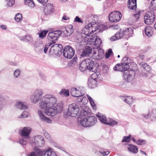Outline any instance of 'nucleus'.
Here are the masks:
<instances>
[{"instance_id": "nucleus-1", "label": "nucleus", "mask_w": 156, "mask_h": 156, "mask_svg": "<svg viewBox=\"0 0 156 156\" xmlns=\"http://www.w3.org/2000/svg\"><path fill=\"white\" fill-rule=\"evenodd\" d=\"M62 32L60 30H57L49 33L47 36L48 40L51 42L50 43L47 44L44 46L41 47H39L35 49L36 50L38 53H42L43 51V49L44 52L46 53L48 51V48L51 45L55 42V41L58 40L59 36L61 35Z\"/></svg>"}, {"instance_id": "nucleus-2", "label": "nucleus", "mask_w": 156, "mask_h": 156, "mask_svg": "<svg viewBox=\"0 0 156 156\" xmlns=\"http://www.w3.org/2000/svg\"><path fill=\"white\" fill-rule=\"evenodd\" d=\"M96 62L91 58H87L79 64V68L81 71H83L86 70L94 72L93 69L95 68Z\"/></svg>"}, {"instance_id": "nucleus-3", "label": "nucleus", "mask_w": 156, "mask_h": 156, "mask_svg": "<svg viewBox=\"0 0 156 156\" xmlns=\"http://www.w3.org/2000/svg\"><path fill=\"white\" fill-rule=\"evenodd\" d=\"M45 100L41 103L40 106L42 109L48 107H53L57 102V98L54 95L51 94H46L44 97Z\"/></svg>"}, {"instance_id": "nucleus-4", "label": "nucleus", "mask_w": 156, "mask_h": 156, "mask_svg": "<svg viewBox=\"0 0 156 156\" xmlns=\"http://www.w3.org/2000/svg\"><path fill=\"white\" fill-rule=\"evenodd\" d=\"M133 31V30L131 28H127L123 30H121L111 38L110 40L113 41L121 38L128 39L130 36V33L132 32Z\"/></svg>"}, {"instance_id": "nucleus-5", "label": "nucleus", "mask_w": 156, "mask_h": 156, "mask_svg": "<svg viewBox=\"0 0 156 156\" xmlns=\"http://www.w3.org/2000/svg\"><path fill=\"white\" fill-rule=\"evenodd\" d=\"M31 130L29 127H24L20 131V135L23 137L20 138L19 142L20 144L25 145L27 142V139H29V135Z\"/></svg>"}, {"instance_id": "nucleus-6", "label": "nucleus", "mask_w": 156, "mask_h": 156, "mask_svg": "<svg viewBox=\"0 0 156 156\" xmlns=\"http://www.w3.org/2000/svg\"><path fill=\"white\" fill-rule=\"evenodd\" d=\"M97 122V119L94 116H89L81 119L80 123L83 126L87 127L95 125Z\"/></svg>"}, {"instance_id": "nucleus-7", "label": "nucleus", "mask_w": 156, "mask_h": 156, "mask_svg": "<svg viewBox=\"0 0 156 156\" xmlns=\"http://www.w3.org/2000/svg\"><path fill=\"white\" fill-rule=\"evenodd\" d=\"M45 114L49 116H53L58 113H60L62 111L63 107L61 105L56 107H48L44 109Z\"/></svg>"}, {"instance_id": "nucleus-8", "label": "nucleus", "mask_w": 156, "mask_h": 156, "mask_svg": "<svg viewBox=\"0 0 156 156\" xmlns=\"http://www.w3.org/2000/svg\"><path fill=\"white\" fill-rule=\"evenodd\" d=\"M130 60V58L127 57H124L122 59L123 61H126L124 63L122 62L121 64H117L113 68L114 70L116 71H120L122 72L124 71H126L129 68V63L128 62V61Z\"/></svg>"}, {"instance_id": "nucleus-9", "label": "nucleus", "mask_w": 156, "mask_h": 156, "mask_svg": "<svg viewBox=\"0 0 156 156\" xmlns=\"http://www.w3.org/2000/svg\"><path fill=\"white\" fill-rule=\"evenodd\" d=\"M43 96V91L41 89H37L31 94L30 97V100L31 102L34 104L38 103L41 99Z\"/></svg>"}, {"instance_id": "nucleus-10", "label": "nucleus", "mask_w": 156, "mask_h": 156, "mask_svg": "<svg viewBox=\"0 0 156 156\" xmlns=\"http://www.w3.org/2000/svg\"><path fill=\"white\" fill-rule=\"evenodd\" d=\"M34 149L37 156H45L46 153H47V156H57L54 152L51 151V149L50 147L46 150H41L35 147Z\"/></svg>"}, {"instance_id": "nucleus-11", "label": "nucleus", "mask_w": 156, "mask_h": 156, "mask_svg": "<svg viewBox=\"0 0 156 156\" xmlns=\"http://www.w3.org/2000/svg\"><path fill=\"white\" fill-rule=\"evenodd\" d=\"M79 111V106L75 103H73L69 106L67 115L72 117L76 116Z\"/></svg>"}, {"instance_id": "nucleus-12", "label": "nucleus", "mask_w": 156, "mask_h": 156, "mask_svg": "<svg viewBox=\"0 0 156 156\" xmlns=\"http://www.w3.org/2000/svg\"><path fill=\"white\" fill-rule=\"evenodd\" d=\"M155 18V14L153 12H148L146 13L144 16V21L147 25L151 24L154 22Z\"/></svg>"}, {"instance_id": "nucleus-13", "label": "nucleus", "mask_w": 156, "mask_h": 156, "mask_svg": "<svg viewBox=\"0 0 156 156\" xmlns=\"http://www.w3.org/2000/svg\"><path fill=\"white\" fill-rule=\"evenodd\" d=\"M75 51L74 49L70 46H66L63 52L64 57L68 59H71L74 55Z\"/></svg>"}, {"instance_id": "nucleus-14", "label": "nucleus", "mask_w": 156, "mask_h": 156, "mask_svg": "<svg viewBox=\"0 0 156 156\" xmlns=\"http://www.w3.org/2000/svg\"><path fill=\"white\" fill-rule=\"evenodd\" d=\"M122 17V15L119 11H115L110 13L109 15V19L112 23L117 22L119 21Z\"/></svg>"}, {"instance_id": "nucleus-15", "label": "nucleus", "mask_w": 156, "mask_h": 156, "mask_svg": "<svg viewBox=\"0 0 156 156\" xmlns=\"http://www.w3.org/2000/svg\"><path fill=\"white\" fill-rule=\"evenodd\" d=\"M85 93L84 89L83 87H73L72 88L71 94L73 97H78L82 96Z\"/></svg>"}, {"instance_id": "nucleus-16", "label": "nucleus", "mask_w": 156, "mask_h": 156, "mask_svg": "<svg viewBox=\"0 0 156 156\" xmlns=\"http://www.w3.org/2000/svg\"><path fill=\"white\" fill-rule=\"evenodd\" d=\"M94 27L93 26L91 23H90L88 25H87L83 28L82 33L84 34L87 36H89L91 34L93 33L94 30L93 28Z\"/></svg>"}, {"instance_id": "nucleus-17", "label": "nucleus", "mask_w": 156, "mask_h": 156, "mask_svg": "<svg viewBox=\"0 0 156 156\" xmlns=\"http://www.w3.org/2000/svg\"><path fill=\"white\" fill-rule=\"evenodd\" d=\"M33 143L37 146L41 147L44 144L45 142L42 136L37 135L34 137Z\"/></svg>"}, {"instance_id": "nucleus-18", "label": "nucleus", "mask_w": 156, "mask_h": 156, "mask_svg": "<svg viewBox=\"0 0 156 156\" xmlns=\"http://www.w3.org/2000/svg\"><path fill=\"white\" fill-rule=\"evenodd\" d=\"M74 32L73 26L72 25H68L66 27L62 28V32L66 36H68L72 34Z\"/></svg>"}, {"instance_id": "nucleus-19", "label": "nucleus", "mask_w": 156, "mask_h": 156, "mask_svg": "<svg viewBox=\"0 0 156 156\" xmlns=\"http://www.w3.org/2000/svg\"><path fill=\"white\" fill-rule=\"evenodd\" d=\"M37 113L41 121H44L47 123L51 124L52 123V120L46 116L40 110L38 111Z\"/></svg>"}, {"instance_id": "nucleus-20", "label": "nucleus", "mask_w": 156, "mask_h": 156, "mask_svg": "<svg viewBox=\"0 0 156 156\" xmlns=\"http://www.w3.org/2000/svg\"><path fill=\"white\" fill-rule=\"evenodd\" d=\"M104 57V52L101 49H99L97 52H94L92 56V58L96 60L101 59Z\"/></svg>"}, {"instance_id": "nucleus-21", "label": "nucleus", "mask_w": 156, "mask_h": 156, "mask_svg": "<svg viewBox=\"0 0 156 156\" xmlns=\"http://www.w3.org/2000/svg\"><path fill=\"white\" fill-rule=\"evenodd\" d=\"M46 6L44 8V11L46 15H49L53 12L54 7L53 5L51 3H47Z\"/></svg>"}, {"instance_id": "nucleus-22", "label": "nucleus", "mask_w": 156, "mask_h": 156, "mask_svg": "<svg viewBox=\"0 0 156 156\" xmlns=\"http://www.w3.org/2000/svg\"><path fill=\"white\" fill-rule=\"evenodd\" d=\"M135 74L133 70L130 71L128 74L124 73L123 75L124 79L126 82H130L133 78Z\"/></svg>"}, {"instance_id": "nucleus-23", "label": "nucleus", "mask_w": 156, "mask_h": 156, "mask_svg": "<svg viewBox=\"0 0 156 156\" xmlns=\"http://www.w3.org/2000/svg\"><path fill=\"white\" fill-rule=\"evenodd\" d=\"M14 106L16 108L20 110H25L28 108L26 105H24L23 102L19 101L16 102Z\"/></svg>"}, {"instance_id": "nucleus-24", "label": "nucleus", "mask_w": 156, "mask_h": 156, "mask_svg": "<svg viewBox=\"0 0 156 156\" xmlns=\"http://www.w3.org/2000/svg\"><path fill=\"white\" fill-rule=\"evenodd\" d=\"M62 48V46L60 44H55L52 46L50 50V52L52 53L56 54L58 51L61 50L60 48Z\"/></svg>"}, {"instance_id": "nucleus-25", "label": "nucleus", "mask_w": 156, "mask_h": 156, "mask_svg": "<svg viewBox=\"0 0 156 156\" xmlns=\"http://www.w3.org/2000/svg\"><path fill=\"white\" fill-rule=\"evenodd\" d=\"M92 51L93 49L91 47L89 46L85 47L83 51V56H89L91 54Z\"/></svg>"}, {"instance_id": "nucleus-26", "label": "nucleus", "mask_w": 156, "mask_h": 156, "mask_svg": "<svg viewBox=\"0 0 156 156\" xmlns=\"http://www.w3.org/2000/svg\"><path fill=\"white\" fill-rule=\"evenodd\" d=\"M136 0H128V7L131 10H133L136 8Z\"/></svg>"}, {"instance_id": "nucleus-27", "label": "nucleus", "mask_w": 156, "mask_h": 156, "mask_svg": "<svg viewBox=\"0 0 156 156\" xmlns=\"http://www.w3.org/2000/svg\"><path fill=\"white\" fill-rule=\"evenodd\" d=\"M98 79L96 78H92L91 79L88 80V84L89 87L90 88H93L96 86L97 84Z\"/></svg>"}, {"instance_id": "nucleus-28", "label": "nucleus", "mask_w": 156, "mask_h": 156, "mask_svg": "<svg viewBox=\"0 0 156 156\" xmlns=\"http://www.w3.org/2000/svg\"><path fill=\"white\" fill-rule=\"evenodd\" d=\"M140 65L142 70L146 72H149L151 69L150 66L147 63L144 62H140Z\"/></svg>"}, {"instance_id": "nucleus-29", "label": "nucleus", "mask_w": 156, "mask_h": 156, "mask_svg": "<svg viewBox=\"0 0 156 156\" xmlns=\"http://www.w3.org/2000/svg\"><path fill=\"white\" fill-rule=\"evenodd\" d=\"M127 149L129 151L133 153L136 154L138 151L137 147L132 144H129L128 146Z\"/></svg>"}, {"instance_id": "nucleus-30", "label": "nucleus", "mask_w": 156, "mask_h": 156, "mask_svg": "<svg viewBox=\"0 0 156 156\" xmlns=\"http://www.w3.org/2000/svg\"><path fill=\"white\" fill-rule=\"evenodd\" d=\"M98 117L99 120L102 123L106 124L108 120H107L106 117L104 115H102L100 113H98L96 115Z\"/></svg>"}, {"instance_id": "nucleus-31", "label": "nucleus", "mask_w": 156, "mask_h": 156, "mask_svg": "<svg viewBox=\"0 0 156 156\" xmlns=\"http://www.w3.org/2000/svg\"><path fill=\"white\" fill-rule=\"evenodd\" d=\"M121 99L125 103L129 105L131 104L133 102V99L130 96H122Z\"/></svg>"}, {"instance_id": "nucleus-32", "label": "nucleus", "mask_w": 156, "mask_h": 156, "mask_svg": "<svg viewBox=\"0 0 156 156\" xmlns=\"http://www.w3.org/2000/svg\"><path fill=\"white\" fill-rule=\"evenodd\" d=\"M145 32L147 36L148 37H151L153 32L151 28L149 27H146L145 29Z\"/></svg>"}, {"instance_id": "nucleus-33", "label": "nucleus", "mask_w": 156, "mask_h": 156, "mask_svg": "<svg viewBox=\"0 0 156 156\" xmlns=\"http://www.w3.org/2000/svg\"><path fill=\"white\" fill-rule=\"evenodd\" d=\"M25 4L30 7H34L35 6V4L33 0H25Z\"/></svg>"}, {"instance_id": "nucleus-34", "label": "nucleus", "mask_w": 156, "mask_h": 156, "mask_svg": "<svg viewBox=\"0 0 156 156\" xmlns=\"http://www.w3.org/2000/svg\"><path fill=\"white\" fill-rule=\"evenodd\" d=\"M97 36H95L94 37H92L88 39L87 43L90 45H94L95 43V41L97 39Z\"/></svg>"}, {"instance_id": "nucleus-35", "label": "nucleus", "mask_w": 156, "mask_h": 156, "mask_svg": "<svg viewBox=\"0 0 156 156\" xmlns=\"http://www.w3.org/2000/svg\"><path fill=\"white\" fill-rule=\"evenodd\" d=\"M59 94L65 96H68L69 95V91L68 90H66L63 89L59 92Z\"/></svg>"}, {"instance_id": "nucleus-36", "label": "nucleus", "mask_w": 156, "mask_h": 156, "mask_svg": "<svg viewBox=\"0 0 156 156\" xmlns=\"http://www.w3.org/2000/svg\"><path fill=\"white\" fill-rule=\"evenodd\" d=\"M150 8L151 10H156V0H152L151 2Z\"/></svg>"}, {"instance_id": "nucleus-37", "label": "nucleus", "mask_w": 156, "mask_h": 156, "mask_svg": "<svg viewBox=\"0 0 156 156\" xmlns=\"http://www.w3.org/2000/svg\"><path fill=\"white\" fill-rule=\"evenodd\" d=\"M26 42H27L30 44H33V39L32 37L30 35H27L25 36Z\"/></svg>"}, {"instance_id": "nucleus-38", "label": "nucleus", "mask_w": 156, "mask_h": 156, "mask_svg": "<svg viewBox=\"0 0 156 156\" xmlns=\"http://www.w3.org/2000/svg\"><path fill=\"white\" fill-rule=\"evenodd\" d=\"M87 97L90 103V105L94 109H96L95 105L92 98L89 95H87Z\"/></svg>"}, {"instance_id": "nucleus-39", "label": "nucleus", "mask_w": 156, "mask_h": 156, "mask_svg": "<svg viewBox=\"0 0 156 156\" xmlns=\"http://www.w3.org/2000/svg\"><path fill=\"white\" fill-rule=\"evenodd\" d=\"M87 97L90 103V105L94 109H96L95 105L92 98L89 95H87Z\"/></svg>"}, {"instance_id": "nucleus-40", "label": "nucleus", "mask_w": 156, "mask_h": 156, "mask_svg": "<svg viewBox=\"0 0 156 156\" xmlns=\"http://www.w3.org/2000/svg\"><path fill=\"white\" fill-rule=\"evenodd\" d=\"M29 116V113L26 111H24L20 115L18 116V117L20 118H25L28 117Z\"/></svg>"}, {"instance_id": "nucleus-41", "label": "nucleus", "mask_w": 156, "mask_h": 156, "mask_svg": "<svg viewBox=\"0 0 156 156\" xmlns=\"http://www.w3.org/2000/svg\"><path fill=\"white\" fill-rule=\"evenodd\" d=\"M5 104V100L2 98L0 97V110L2 109Z\"/></svg>"}, {"instance_id": "nucleus-42", "label": "nucleus", "mask_w": 156, "mask_h": 156, "mask_svg": "<svg viewBox=\"0 0 156 156\" xmlns=\"http://www.w3.org/2000/svg\"><path fill=\"white\" fill-rule=\"evenodd\" d=\"M118 123V122L113 119H110L109 121H107L106 124L112 126H113L117 125Z\"/></svg>"}, {"instance_id": "nucleus-43", "label": "nucleus", "mask_w": 156, "mask_h": 156, "mask_svg": "<svg viewBox=\"0 0 156 156\" xmlns=\"http://www.w3.org/2000/svg\"><path fill=\"white\" fill-rule=\"evenodd\" d=\"M15 20L17 22H20L22 20V15L21 14H17L15 17Z\"/></svg>"}, {"instance_id": "nucleus-44", "label": "nucleus", "mask_w": 156, "mask_h": 156, "mask_svg": "<svg viewBox=\"0 0 156 156\" xmlns=\"http://www.w3.org/2000/svg\"><path fill=\"white\" fill-rule=\"evenodd\" d=\"M48 32V30H45L41 31V33L39 34V37L41 39H42L44 37L47 33Z\"/></svg>"}, {"instance_id": "nucleus-45", "label": "nucleus", "mask_w": 156, "mask_h": 156, "mask_svg": "<svg viewBox=\"0 0 156 156\" xmlns=\"http://www.w3.org/2000/svg\"><path fill=\"white\" fill-rule=\"evenodd\" d=\"M43 42L41 41L38 40L35 43L34 45L36 49L39 47L43 46Z\"/></svg>"}, {"instance_id": "nucleus-46", "label": "nucleus", "mask_w": 156, "mask_h": 156, "mask_svg": "<svg viewBox=\"0 0 156 156\" xmlns=\"http://www.w3.org/2000/svg\"><path fill=\"white\" fill-rule=\"evenodd\" d=\"M21 71L20 69H16L14 71L13 74L14 77L16 78L20 75Z\"/></svg>"}, {"instance_id": "nucleus-47", "label": "nucleus", "mask_w": 156, "mask_h": 156, "mask_svg": "<svg viewBox=\"0 0 156 156\" xmlns=\"http://www.w3.org/2000/svg\"><path fill=\"white\" fill-rule=\"evenodd\" d=\"M101 43V41L98 36H97L96 40L95 41V43L94 45L97 47H99Z\"/></svg>"}, {"instance_id": "nucleus-48", "label": "nucleus", "mask_w": 156, "mask_h": 156, "mask_svg": "<svg viewBox=\"0 0 156 156\" xmlns=\"http://www.w3.org/2000/svg\"><path fill=\"white\" fill-rule=\"evenodd\" d=\"M131 135H129L128 136H124L122 140V142H126L128 143L130 141V138Z\"/></svg>"}, {"instance_id": "nucleus-49", "label": "nucleus", "mask_w": 156, "mask_h": 156, "mask_svg": "<svg viewBox=\"0 0 156 156\" xmlns=\"http://www.w3.org/2000/svg\"><path fill=\"white\" fill-rule=\"evenodd\" d=\"M136 143L139 145H143L146 144V141L144 140H136Z\"/></svg>"}, {"instance_id": "nucleus-50", "label": "nucleus", "mask_w": 156, "mask_h": 156, "mask_svg": "<svg viewBox=\"0 0 156 156\" xmlns=\"http://www.w3.org/2000/svg\"><path fill=\"white\" fill-rule=\"evenodd\" d=\"M112 54H113V52L112 49H109L107 52L106 53L105 56V58L107 59Z\"/></svg>"}, {"instance_id": "nucleus-51", "label": "nucleus", "mask_w": 156, "mask_h": 156, "mask_svg": "<svg viewBox=\"0 0 156 156\" xmlns=\"http://www.w3.org/2000/svg\"><path fill=\"white\" fill-rule=\"evenodd\" d=\"M89 112L88 111L82 110L80 112V115L82 116H87L88 115Z\"/></svg>"}, {"instance_id": "nucleus-52", "label": "nucleus", "mask_w": 156, "mask_h": 156, "mask_svg": "<svg viewBox=\"0 0 156 156\" xmlns=\"http://www.w3.org/2000/svg\"><path fill=\"white\" fill-rule=\"evenodd\" d=\"M37 1L43 6H45L47 3L48 2V0H37Z\"/></svg>"}, {"instance_id": "nucleus-53", "label": "nucleus", "mask_w": 156, "mask_h": 156, "mask_svg": "<svg viewBox=\"0 0 156 156\" xmlns=\"http://www.w3.org/2000/svg\"><path fill=\"white\" fill-rule=\"evenodd\" d=\"M150 117L156 119V109L152 111Z\"/></svg>"}, {"instance_id": "nucleus-54", "label": "nucleus", "mask_w": 156, "mask_h": 156, "mask_svg": "<svg viewBox=\"0 0 156 156\" xmlns=\"http://www.w3.org/2000/svg\"><path fill=\"white\" fill-rule=\"evenodd\" d=\"M77 59L76 57L74 56V57L72 59V60L70 62V64L73 65L75 64L76 62Z\"/></svg>"}, {"instance_id": "nucleus-55", "label": "nucleus", "mask_w": 156, "mask_h": 156, "mask_svg": "<svg viewBox=\"0 0 156 156\" xmlns=\"http://www.w3.org/2000/svg\"><path fill=\"white\" fill-rule=\"evenodd\" d=\"M15 3V1L14 0H10L7 2V5L8 6H11L13 5Z\"/></svg>"}, {"instance_id": "nucleus-56", "label": "nucleus", "mask_w": 156, "mask_h": 156, "mask_svg": "<svg viewBox=\"0 0 156 156\" xmlns=\"http://www.w3.org/2000/svg\"><path fill=\"white\" fill-rule=\"evenodd\" d=\"M99 152L103 154V156L107 155L109 153V152L108 151H104L100 150L99 151Z\"/></svg>"}, {"instance_id": "nucleus-57", "label": "nucleus", "mask_w": 156, "mask_h": 156, "mask_svg": "<svg viewBox=\"0 0 156 156\" xmlns=\"http://www.w3.org/2000/svg\"><path fill=\"white\" fill-rule=\"evenodd\" d=\"M140 12H138L133 15V16L134 17L136 18V20L138 19L140 17Z\"/></svg>"}, {"instance_id": "nucleus-58", "label": "nucleus", "mask_w": 156, "mask_h": 156, "mask_svg": "<svg viewBox=\"0 0 156 156\" xmlns=\"http://www.w3.org/2000/svg\"><path fill=\"white\" fill-rule=\"evenodd\" d=\"M74 21L78 23H82L83 22L81 19L78 16H76V17Z\"/></svg>"}, {"instance_id": "nucleus-59", "label": "nucleus", "mask_w": 156, "mask_h": 156, "mask_svg": "<svg viewBox=\"0 0 156 156\" xmlns=\"http://www.w3.org/2000/svg\"><path fill=\"white\" fill-rule=\"evenodd\" d=\"M44 135L45 137L47 139H49L50 138V135L48 133L46 132H45L44 133Z\"/></svg>"}, {"instance_id": "nucleus-60", "label": "nucleus", "mask_w": 156, "mask_h": 156, "mask_svg": "<svg viewBox=\"0 0 156 156\" xmlns=\"http://www.w3.org/2000/svg\"><path fill=\"white\" fill-rule=\"evenodd\" d=\"M81 96H80L79 97H79L78 98H77V101L79 102H81L83 100V98H82L81 97Z\"/></svg>"}, {"instance_id": "nucleus-61", "label": "nucleus", "mask_w": 156, "mask_h": 156, "mask_svg": "<svg viewBox=\"0 0 156 156\" xmlns=\"http://www.w3.org/2000/svg\"><path fill=\"white\" fill-rule=\"evenodd\" d=\"M28 156H37V155L36 154L35 152H32L30 153V154H29L28 155Z\"/></svg>"}, {"instance_id": "nucleus-62", "label": "nucleus", "mask_w": 156, "mask_h": 156, "mask_svg": "<svg viewBox=\"0 0 156 156\" xmlns=\"http://www.w3.org/2000/svg\"><path fill=\"white\" fill-rule=\"evenodd\" d=\"M62 19L63 20H66L69 19V17L67 16L66 15H64L62 17Z\"/></svg>"}, {"instance_id": "nucleus-63", "label": "nucleus", "mask_w": 156, "mask_h": 156, "mask_svg": "<svg viewBox=\"0 0 156 156\" xmlns=\"http://www.w3.org/2000/svg\"><path fill=\"white\" fill-rule=\"evenodd\" d=\"M138 58L142 60H143L144 58V54H141L139 55Z\"/></svg>"}, {"instance_id": "nucleus-64", "label": "nucleus", "mask_w": 156, "mask_h": 156, "mask_svg": "<svg viewBox=\"0 0 156 156\" xmlns=\"http://www.w3.org/2000/svg\"><path fill=\"white\" fill-rule=\"evenodd\" d=\"M1 28L3 30L6 29L7 27L5 25H2L0 26Z\"/></svg>"}]
</instances>
